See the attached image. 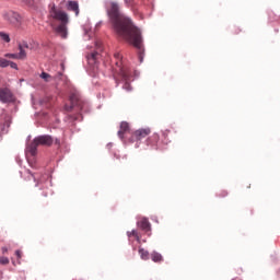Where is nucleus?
Segmentation results:
<instances>
[{
    "label": "nucleus",
    "instance_id": "nucleus-5",
    "mask_svg": "<svg viewBox=\"0 0 280 280\" xmlns=\"http://www.w3.org/2000/svg\"><path fill=\"white\" fill-rule=\"evenodd\" d=\"M70 104L71 106L66 105V110L70 112L73 110V108L75 110H82V108L84 107V101H82V97H80V92L72 91L70 93Z\"/></svg>",
    "mask_w": 280,
    "mask_h": 280
},
{
    "label": "nucleus",
    "instance_id": "nucleus-6",
    "mask_svg": "<svg viewBox=\"0 0 280 280\" xmlns=\"http://www.w3.org/2000/svg\"><path fill=\"white\" fill-rule=\"evenodd\" d=\"M0 102L3 104H10V102H14V94L10 89L2 88L0 89Z\"/></svg>",
    "mask_w": 280,
    "mask_h": 280
},
{
    "label": "nucleus",
    "instance_id": "nucleus-9",
    "mask_svg": "<svg viewBox=\"0 0 280 280\" xmlns=\"http://www.w3.org/2000/svg\"><path fill=\"white\" fill-rule=\"evenodd\" d=\"M128 43H130L131 45H133V47H136V49H138V58L140 62H143V45H142V38H141V31H139V46L135 45V42H132L131 39H126Z\"/></svg>",
    "mask_w": 280,
    "mask_h": 280
},
{
    "label": "nucleus",
    "instance_id": "nucleus-4",
    "mask_svg": "<svg viewBox=\"0 0 280 280\" xmlns=\"http://www.w3.org/2000/svg\"><path fill=\"white\" fill-rule=\"evenodd\" d=\"M50 15L55 21H59L60 24L55 28V32L61 36V38H67V25H69V14L67 12L52 8Z\"/></svg>",
    "mask_w": 280,
    "mask_h": 280
},
{
    "label": "nucleus",
    "instance_id": "nucleus-32",
    "mask_svg": "<svg viewBox=\"0 0 280 280\" xmlns=\"http://www.w3.org/2000/svg\"><path fill=\"white\" fill-rule=\"evenodd\" d=\"M115 158L119 161V159H120V156L119 155H117V154H115Z\"/></svg>",
    "mask_w": 280,
    "mask_h": 280
},
{
    "label": "nucleus",
    "instance_id": "nucleus-8",
    "mask_svg": "<svg viewBox=\"0 0 280 280\" xmlns=\"http://www.w3.org/2000/svg\"><path fill=\"white\" fill-rule=\"evenodd\" d=\"M150 132H152L150 130V128H145V129H138L132 133V140L133 141H141V139H145V137H148V135H150Z\"/></svg>",
    "mask_w": 280,
    "mask_h": 280
},
{
    "label": "nucleus",
    "instance_id": "nucleus-27",
    "mask_svg": "<svg viewBox=\"0 0 280 280\" xmlns=\"http://www.w3.org/2000/svg\"><path fill=\"white\" fill-rule=\"evenodd\" d=\"M15 255H16L18 259H21L23 253L18 249V250H15Z\"/></svg>",
    "mask_w": 280,
    "mask_h": 280
},
{
    "label": "nucleus",
    "instance_id": "nucleus-14",
    "mask_svg": "<svg viewBox=\"0 0 280 280\" xmlns=\"http://www.w3.org/2000/svg\"><path fill=\"white\" fill-rule=\"evenodd\" d=\"M127 236L135 237V240L138 242V244H141V232L138 230H132L131 232H127Z\"/></svg>",
    "mask_w": 280,
    "mask_h": 280
},
{
    "label": "nucleus",
    "instance_id": "nucleus-1",
    "mask_svg": "<svg viewBox=\"0 0 280 280\" xmlns=\"http://www.w3.org/2000/svg\"><path fill=\"white\" fill-rule=\"evenodd\" d=\"M107 14L116 34L125 40H131L136 47H139V28L132 25V21L121 13L117 2H109Z\"/></svg>",
    "mask_w": 280,
    "mask_h": 280
},
{
    "label": "nucleus",
    "instance_id": "nucleus-35",
    "mask_svg": "<svg viewBox=\"0 0 280 280\" xmlns=\"http://www.w3.org/2000/svg\"><path fill=\"white\" fill-rule=\"evenodd\" d=\"M125 3H128V0H125Z\"/></svg>",
    "mask_w": 280,
    "mask_h": 280
},
{
    "label": "nucleus",
    "instance_id": "nucleus-3",
    "mask_svg": "<svg viewBox=\"0 0 280 280\" xmlns=\"http://www.w3.org/2000/svg\"><path fill=\"white\" fill-rule=\"evenodd\" d=\"M54 138L51 136H38L26 148V156L31 167H34V156L38 152V145H52Z\"/></svg>",
    "mask_w": 280,
    "mask_h": 280
},
{
    "label": "nucleus",
    "instance_id": "nucleus-15",
    "mask_svg": "<svg viewBox=\"0 0 280 280\" xmlns=\"http://www.w3.org/2000/svg\"><path fill=\"white\" fill-rule=\"evenodd\" d=\"M151 259L154 261V264H161L163 261V255L158 252H153L151 254Z\"/></svg>",
    "mask_w": 280,
    "mask_h": 280
},
{
    "label": "nucleus",
    "instance_id": "nucleus-2",
    "mask_svg": "<svg viewBox=\"0 0 280 280\" xmlns=\"http://www.w3.org/2000/svg\"><path fill=\"white\" fill-rule=\"evenodd\" d=\"M114 58L116 60L115 66L113 67L114 75H118L125 80V84L122 86L125 91H132V86L128 82V78H130V67L124 62V56L119 52H115Z\"/></svg>",
    "mask_w": 280,
    "mask_h": 280
},
{
    "label": "nucleus",
    "instance_id": "nucleus-10",
    "mask_svg": "<svg viewBox=\"0 0 280 280\" xmlns=\"http://www.w3.org/2000/svg\"><path fill=\"white\" fill-rule=\"evenodd\" d=\"M10 128V116L8 114H2L0 118V130L5 132Z\"/></svg>",
    "mask_w": 280,
    "mask_h": 280
},
{
    "label": "nucleus",
    "instance_id": "nucleus-22",
    "mask_svg": "<svg viewBox=\"0 0 280 280\" xmlns=\"http://www.w3.org/2000/svg\"><path fill=\"white\" fill-rule=\"evenodd\" d=\"M0 38L4 40V43H10V35L3 32H0Z\"/></svg>",
    "mask_w": 280,
    "mask_h": 280
},
{
    "label": "nucleus",
    "instance_id": "nucleus-18",
    "mask_svg": "<svg viewBox=\"0 0 280 280\" xmlns=\"http://www.w3.org/2000/svg\"><path fill=\"white\" fill-rule=\"evenodd\" d=\"M39 78H42V80H44V82H51L52 78L50 77L49 73L47 72H42Z\"/></svg>",
    "mask_w": 280,
    "mask_h": 280
},
{
    "label": "nucleus",
    "instance_id": "nucleus-30",
    "mask_svg": "<svg viewBox=\"0 0 280 280\" xmlns=\"http://www.w3.org/2000/svg\"><path fill=\"white\" fill-rule=\"evenodd\" d=\"M1 250H2V255H5V253H8V247H2Z\"/></svg>",
    "mask_w": 280,
    "mask_h": 280
},
{
    "label": "nucleus",
    "instance_id": "nucleus-16",
    "mask_svg": "<svg viewBox=\"0 0 280 280\" xmlns=\"http://www.w3.org/2000/svg\"><path fill=\"white\" fill-rule=\"evenodd\" d=\"M141 259H143L144 261H148V259H150V253L148 250H145L144 248H139L138 250Z\"/></svg>",
    "mask_w": 280,
    "mask_h": 280
},
{
    "label": "nucleus",
    "instance_id": "nucleus-26",
    "mask_svg": "<svg viewBox=\"0 0 280 280\" xmlns=\"http://www.w3.org/2000/svg\"><path fill=\"white\" fill-rule=\"evenodd\" d=\"M9 67H11V69H19V66L14 61H9Z\"/></svg>",
    "mask_w": 280,
    "mask_h": 280
},
{
    "label": "nucleus",
    "instance_id": "nucleus-29",
    "mask_svg": "<svg viewBox=\"0 0 280 280\" xmlns=\"http://www.w3.org/2000/svg\"><path fill=\"white\" fill-rule=\"evenodd\" d=\"M219 196H220L221 198H224L225 196H229V192H226V191L223 190L222 194H220Z\"/></svg>",
    "mask_w": 280,
    "mask_h": 280
},
{
    "label": "nucleus",
    "instance_id": "nucleus-19",
    "mask_svg": "<svg viewBox=\"0 0 280 280\" xmlns=\"http://www.w3.org/2000/svg\"><path fill=\"white\" fill-rule=\"evenodd\" d=\"M158 141H159V135H153L147 140L148 145H153V143H156Z\"/></svg>",
    "mask_w": 280,
    "mask_h": 280
},
{
    "label": "nucleus",
    "instance_id": "nucleus-33",
    "mask_svg": "<svg viewBox=\"0 0 280 280\" xmlns=\"http://www.w3.org/2000/svg\"><path fill=\"white\" fill-rule=\"evenodd\" d=\"M122 159H125V160L128 159V155H124Z\"/></svg>",
    "mask_w": 280,
    "mask_h": 280
},
{
    "label": "nucleus",
    "instance_id": "nucleus-11",
    "mask_svg": "<svg viewBox=\"0 0 280 280\" xmlns=\"http://www.w3.org/2000/svg\"><path fill=\"white\" fill-rule=\"evenodd\" d=\"M137 226H138V229H141V231H144V233H150L152 231L150 221H148V219H145V218L138 221Z\"/></svg>",
    "mask_w": 280,
    "mask_h": 280
},
{
    "label": "nucleus",
    "instance_id": "nucleus-23",
    "mask_svg": "<svg viewBox=\"0 0 280 280\" xmlns=\"http://www.w3.org/2000/svg\"><path fill=\"white\" fill-rule=\"evenodd\" d=\"M0 264H1V266H8V264H10V259L5 256H1Z\"/></svg>",
    "mask_w": 280,
    "mask_h": 280
},
{
    "label": "nucleus",
    "instance_id": "nucleus-21",
    "mask_svg": "<svg viewBox=\"0 0 280 280\" xmlns=\"http://www.w3.org/2000/svg\"><path fill=\"white\" fill-rule=\"evenodd\" d=\"M0 67L2 69H5V67H10V61H8L7 59L0 58Z\"/></svg>",
    "mask_w": 280,
    "mask_h": 280
},
{
    "label": "nucleus",
    "instance_id": "nucleus-7",
    "mask_svg": "<svg viewBox=\"0 0 280 280\" xmlns=\"http://www.w3.org/2000/svg\"><path fill=\"white\" fill-rule=\"evenodd\" d=\"M4 20L10 22L11 25H19L21 23V15L14 11L4 13Z\"/></svg>",
    "mask_w": 280,
    "mask_h": 280
},
{
    "label": "nucleus",
    "instance_id": "nucleus-12",
    "mask_svg": "<svg viewBox=\"0 0 280 280\" xmlns=\"http://www.w3.org/2000/svg\"><path fill=\"white\" fill-rule=\"evenodd\" d=\"M67 10H69L70 12H74L75 16L80 15V4L78 3V1H68Z\"/></svg>",
    "mask_w": 280,
    "mask_h": 280
},
{
    "label": "nucleus",
    "instance_id": "nucleus-34",
    "mask_svg": "<svg viewBox=\"0 0 280 280\" xmlns=\"http://www.w3.org/2000/svg\"><path fill=\"white\" fill-rule=\"evenodd\" d=\"M35 187H38V183H37V184H35Z\"/></svg>",
    "mask_w": 280,
    "mask_h": 280
},
{
    "label": "nucleus",
    "instance_id": "nucleus-24",
    "mask_svg": "<svg viewBox=\"0 0 280 280\" xmlns=\"http://www.w3.org/2000/svg\"><path fill=\"white\" fill-rule=\"evenodd\" d=\"M4 58H10L11 60H19L18 54H5Z\"/></svg>",
    "mask_w": 280,
    "mask_h": 280
},
{
    "label": "nucleus",
    "instance_id": "nucleus-28",
    "mask_svg": "<svg viewBox=\"0 0 280 280\" xmlns=\"http://www.w3.org/2000/svg\"><path fill=\"white\" fill-rule=\"evenodd\" d=\"M26 172H27V174H30V175L32 176V178H33L34 180H36V176H35L34 174H32V171L27 170Z\"/></svg>",
    "mask_w": 280,
    "mask_h": 280
},
{
    "label": "nucleus",
    "instance_id": "nucleus-31",
    "mask_svg": "<svg viewBox=\"0 0 280 280\" xmlns=\"http://www.w3.org/2000/svg\"><path fill=\"white\" fill-rule=\"evenodd\" d=\"M55 145H60V139H55Z\"/></svg>",
    "mask_w": 280,
    "mask_h": 280
},
{
    "label": "nucleus",
    "instance_id": "nucleus-13",
    "mask_svg": "<svg viewBox=\"0 0 280 280\" xmlns=\"http://www.w3.org/2000/svg\"><path fill=\"white\" fill-rule=\"evenodd\" d=\"M130 130V125L126 121L120 124V130L118 131L119 139H124V135Z\"/></svg>",
    "mask_w": 280,
    "mask_h": 280
},
{
    "label": "nucleus",
    "instance_id": "nucleus-20",
    "mask_svg": "<svg viewBox=\"0 0 280 280\" xmlns=\"http://www.w3.org/2000/svg\"><path fill=\"white\" fill-rule=\"evenodd\" d=\"M97 58H100V54L97 51H94L88 56V60H90V61L92 60V62H95V60H97Z\"/></svg>",
    "mask_w": 280,
    "mask_h": 280
},
{
    "label": "nucleus",
    "instance_id": "nucleus-17",
    "mask_svg": "<svg viewBox=\"0 0 280 280\" xmlns=\"http://www.w3.org/2000/svg\"><path fill=\"white\" fill-rule=\"evenodd\" d=\"M20 52L18 54V60H25L27 58V52L23 48V46H19Z\"/></svg>",
    "mask_w": 280,
    "mask_h": 280
},
{
    "label": "nucleus",
    "instance_id": "nucleus-25",
    "mask_svg": "<svg viewBox=\"0 0 280 280\" xmlns=\"http://www.w3.org/2000/svg\"><path fill=\"white\" fill-rule=\"evenodd\" d=\"M19 47H23V49H30V44H27V42H23L19 45Z\"/></svg>",
    "mask_w": 280,
    "mask_h": 280
}]
</instances>
